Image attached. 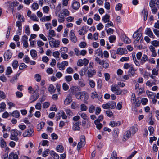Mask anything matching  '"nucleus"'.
<instances>
[{
  "mask_svg": "<svg viewBox=\"0 0 159 159\" xmlns=\"http://www.w3.org/2000/svg\"><path fill=\"white\" fill-rule=\"evenodd\" d=\"M79 142L81 143L83 145H85L86 143L85 138L84 135H82L80 137V141Z\"/></svg>",
  "mask_w": 159,
  "mask_h": 159,
  "instance_id": "44",
  "label": "nucleus"
},
{
  "mask_svg": "<svg viewBox=\"0 0 159 159\" xmlns=\"http://www.w3.org/2000/svg\"><path fill=\"white\" fill-rule=\"evenodd\" d=\"M159 68L156 67V68L153 69L152 71V74L154 75H157L158 74Z\"/></svg>",
  "mask_w": 159,
  "mask_h": 159,
  "instance_id": "32",
  "label": "nucleus"
},
{
  "mask_svg": "<svg viewBox=\"0 0 159 159\" xmlns=\"http://www.w3.org/2000/svg\"><path fill=\"white\" fill-rule=\"evenodd\" d=\"M152 44L153 46L157 47L159 46V41L154 40L152 41Z\"/></svg>",
  "mask_w": 159,
  "mask_h": 159,
  "instance_id": "54",
  "label": "nucleus"
},
{
  "mask_svg": "<svg viewBox=\"0 0 159 159\" xmlns=\"http://www.w3.org/2000/svg\"><path fill=\"white\" fill-rule=\"evenodd\" d=\"M50 155L52 156L54 159H59V156L53 151H51L50 152Z\"/></svg>",
  "mask_w": 159,
  "mask_h": 159,
  "instance_id": "29",
  "label": "nucleus"
},
{
  "mask_svg": "<svg viewBox=\"0 0 159 159\" xmlns=\"http://www.w3.org/2000/svg\"><path fill=\"white\" fill-rule=\"evenodd\" d=\"M95 60L98 63L101 65L103 64V60H101L98 57L95 58Z\"/></svg>",
  "mask_w": 159,
  "mask_h": 159,
  "instance_id": "57",
  "label": "nucleus"
},
{
  "mask_svg": "<svg viewBox=\"0 0 159 159\" xmlns=\"http://www.w3.org/2000/svg\"><path fill=\"white\" fill-rule=\"evenodd\" d=\"M51 18V16L50 15L49 16H46L43 17L40 19V20L42 22H44L46 21H50Z\"/></svg>",
  "mask_w": 159,
  "mask_h": 159,
  "instance_id": "23",
  "label": "nucleus"
},
{
  "mask_svg": "<svg viewBox=\"0 0 159 159\" xmlns=\"http://www.w3.org/2000/svg\"><path fill=\"white\" fill-rule=\"evenodd\" d=\"M145 33L150 38H153V34L150 28H147L145 31Z\"/></svg>",
  "mask_w": 159,
  "mask_h": 159,
  "instance_id": "20",
  "label": "nucleus"
},
{
  "mask_svg": "<svg viewBox=\"0 0 159 159\" xmlns=\"http://www.w3.org/2000/svg\"><path fill=\"white\" fill-rule=\"evenodd\" d=\"M119 157H117V154L116 152H113L110 158V159H118Z\"/></svg>",
  "mask_w": 159,
  "mask_h": 159,
  "instance_id": "39",
  "label": "nucleus"
},
{
  "mask_svg": "<svg viewBox=\"0 0 159 159\" xmlns=\"http://www.w3.org/2000/svg\"><path fill=\"white\" fill-rule=\"evenodd\" d=\"M18 131L17 130L13 129L11 131L10 139L11 140L17 141L18 140Z\"/></svg>",
  "mask_w": 159,
  "mask_h": 159,
  "instance_id": "3",
  "label": "nucleus"
},
{
  "mask_svg": "<svg viewBox=\"0 0 159 159\" xmlns=\"http://www.w3.org/2000/svg\"><path fill=\"white\" fill-rule=\"evenodd\" d=\"M63 147L61 145H58L56 147L57 151L59 152H62L63 151Z\"/></svg>",
  "mask_w": 159,
  "mask_h": 159,
  "instance_id": "43",
  "label": "nucleus"
},
{
  "mask_svg": "<svg viewBox=\"0 0 159 159\" xmlns=\"http://www.w3.org/2000/svg\"><path fill=\"white\" fill-rule=\"evenodd\" d=\"M32 7L34 10H36L38 8L39 6L38 3H34L33 4Z\"/></svg>",
  "mask_w": 159,
  "mask_h": 159,
  "instance_id": "60",
  "label": "nucleus"
},
{
  "mask_svg": "<svg viewBox=\"0 0 159 159\" xmlns=\"http://www.w3.org/2000/svg\"><path fill=\"white\" fill-rule=\"evenodd\" d=\"M157 80H154L153 82H151L150 81H148L146 83V85L147 86L149 87L152 86L153 85H155L156 84L157 82Z\"/></svg>",
  "mask_w": 159,
  "mask_h": 159,
  "instance_id": "31",
  "label": "nucleus"
},
{
  "mask_svg": "<svg viewBox=\"0 0 159 159\" xmlns=\"http://www.w3.org/2000/svg\"><path fill=\"white\" fill-rule=\"evenodd\" d=\"M146 93L148 96L149 98H153V97L155 98L156 96L155 93L150 92L148 90L147 91Z\"/></svg>",
  "mask_w": 159,
  "mask_h": 159,
  "instance_id": "27",
  "label": "nucleus"
},
{
  "mask_svg": "<svg viewBox=\"0 0 159 159\" xmlns=\"http://www.w3.org/2000/svg\"><path fill=\"white\" fill-rule=\"evenodd\" d=\"M107 103L109 105L110 109H114L116 107V102H115L111 101Z\"/></svg>",
  "mask_w": 159,
  "mask_h": 159,
  "instance_id": "21",
  "label": "nucleus"
},
{
  "mask_svg": "<svg viewBox=\"0 0 159 159\" xmlns=\"http://www.w3.org/2000/svg\"><path fill=\"white\" fill-rule=\"evenodd\" d=\"M109 39L110 42L112 43L116 40V37L115 35H111L109 37Z\"/></svg>",
  "mask_w": 159,
  "mask_h": 159,
  "instance_id": "49",
  "label": "nucleus"
},
{
  "mask_svg": "<svg viewBox=\"0 0 159 159\" xmlns=\"http://www.w3.org/2000/svg\"><path fill=\"white\" fill-rule=\"evenodd\" d=\"M12 72L11 68L10 67H7L6 70V75H10Z\"/></svg>",
  "mask_w": 159,
  "mask_h": 159,
  "instance_id": "51",
  "label": "nucleus"
},
{
  "mask_svg": "<svg viewBox=\"0 0 159 159\" xmlns=\"http://www.w3.org/2000/svg\"><path fill=\"white\" fill-rule=\"evenodd\" d=\"M98 97V94L96 92H93L91 94V97L93 99H94L97 98Z\"/></svg>",
  "mask_w": 159,
  "mask_h": 159,
  "instance_id": "61",
  "label": "nucleus"
},
{
  "mask_svg": "<svg viewBox=\"0 0 159 159\" xmlns=\"http://www.w3.org/2000/svg\"><path fill=\"white\" fill-rule=\"evenodd\" d=\"M80 109L82 111H86L87 109V107L84 104H82L80 105Z\"/></svg>",
  "mask_w": 159,
  "mask_h": 159,
  "instance_id": "52",
  "label": "nucleus"
},
{
  "mask_svg": "<svg viewBox=\"0 0 159 159\" xmlns=\"http://www.w3.org/2000/svg\"><path fill=\"white\" fill-rule=\"evenodd\" d=\"M120 124L121 123L120 121L116 122L114 121H111L109 124L110 125L113 127L117 126H119Z\"/></svg>",
  "mask_w": 159,
  "mask_h": 159,
  "instance_id": "25",
  "label": "nucleus"
},
{
  "mask_svg": "<svg viewBox=\"0 0 159 159\" xmlns=\"http://www.w3.org/2000/svg\"><path fill=\"white\" fill-rule=\"evenodd\" d=\"M48 90L50 92V93L52 94L55 93L56 91V89L53 85L51 84L49 85L48 88Z\"/></svg>",
  "mask_w": 159,
  "mask_h": 159,
  "instance_id": "26",
  "label": "nucleus"
},
{
  "mask_svg": "<svg viewBox=\"0 0 159 159\" xmlns=\"http://www.w3.org/2000/svg\"><path fill=\"white\" fill-rule=\"evenodd\" d=\"M68 65V62L67 61H64L61 63H58L57 67L61 70H63L65 69V66H67Z\"/></svg>",
  "mask_w": 159,
  "mask_h": 159,
  "instance_id": "8",
  "label": "nucleus"
},
{
  "mask_svg": "<svg viewBox=\"0 0 159 159\" xmlns=\"http://www.w3.org/2000/svg\"><path fill=\"white\" fill-rule=\"evenodd\" d=\"M48 35V39H49V37L50 38H52V37H55L56 36V34L54 31L52 30H50L49 31Z\"/></svg>",
  "mask_w": 159,
  "mask_h": 159,
  "instance_id": "28",
  "label": "nucleus"
},
{
  "mask_svg": "<svg viewBox=\"0 0 159 159\" xmlns=\"http://www.w3.org/2000/svg\"><path fill=\"white\" fill-rule=\"evenodd\" d=\"M73 125L72 127V129L75 131L79 130L80 129V127L79 126V123L78 121H75L73 122Z\"/></svg>",
  "mask_w": 159,
  "mask_h": 159,
  "instance_id": "15",
  "label": "nucleus"
},
{
  "mask_svg": "<svg viewBox=\"0 0 159 159\" xmlns=\"http://www.w3.org/2000/svg\"><path fill=\"white\" fill-rule=\"evenodd\" d=\"M79 95V98H77L78 99L86 100H87L89 97L88 93L86 92H80Z\"/></svg>",
  "mask_w": 159,
  "mask_h": 159,
  "instance_id": "6",
  "label": "nucleus"
},
{
  "mask_svg": "<svg viewBox=\"0 0 159 159\" xmlns=\"http://www.w3.org/2000/svg\"><path fill=\"white\" fill-rule=\"evenodd\" d=\"M71 6L73 9L77 10L80 7V4L78 1H74L72 3Z\"/></svg>",
  "mask_w": 159,
  "mask_h": 159,
  "instance_id": "13",
  "label": "nucleus"
},
{
  "mask_svg": "<svg viewBox=\"0 0 159 159\" xmlns=\"http://www.w3.org/2000/svg\"><path fill=\"white\" fill-rule=\"evenodd\" d=\"M27 39L28 37L26 35L23 36L22 38V40L23 42V46L25 48H27L28 47Z\"/></svg>",
  "mask_w": 159,
  "mask_h": 159,
  "instance_id": "17",
  "label": "nucleus"
},
{
  "mask_svg": "<svg viewBox=\"0 0 159 159\" xmlns=\"http://www.w3.org/2000/svg\"><path fill=\"white\" fill-rule=\"evenodd\" d=\"M110 16L107 14H106L102 18V20L105 23L107 22L109 20Z\"/></svg>",
  "mask_w": 159,
  "mask_h": 159,
  "instance_id": "33",
  "label": "nucleus"
},
{
  "mask_svg": "<svg viewBox=\"0 0 159 159\" xmlns=\"http://www.w3.org/2000/svg\"><path fill=\"white\" fill-rule=\"evenodd\" d=\"M72 102V96L70 94L68 95L64 101L65 105H67Z\"/></svg>",
  "mask_w": 159,
  "mask_h": 159,
  "instance_id": "14",
  "label": "nucleus"
},
{
  "mask_svg": "<svg viewBox=\"0 0 159 159\" xmlns=\"http://www.w3.org/2000/svg\"><path fill=\"white\" fill-rule=\"evenodd\" d=\"M124 42L127 44H129L131 42V40L127 37H125L124 39Z\"/></svg>",
  "mask_w": 159,
  "mask_h": 159,
  "instance_id": "63",
  "label": "nucleus"
},
{
  "mask_svg": "<svg viewBox=\"0 0 159 159\" xmlns=\"http://www.w3.org/2000/svg\"><path fill=\"white\" fill-rule=\"evenodd\" d=\"M61 14H63L66 16H69L70 14L69 11L66 9H63L61 11Z\"/></svg>",
  "mask_w": 159,
  "mask_h": 159,
  "instance_id": "34",
  "label": "nucleus"
},
{
  "mask_svg": "<svg viewBox=\"0 0 159 159\" xmlns=\"http://www.w3.org/2000/svg\"><path fill=\"white\" fill-rule=\"evenodd\" d=\"M148 60V56L146 55L145 54H143V56L141 58L140 60L139 63H140V65L141 64L142 65L146 61H147Z\"/></svg>",
  "mask_w": 159,
  "mask_h": 159,
  "instance_id": "18",
  "label": "nucleus"
},
{
  "mask_svg": "<svg viewBox=\"0 0 159 159\" xmlns=\"http://www.w3.org/2000/svg\"><path fill=\"white\" fill-rule=\"evenodd\" d=\"M142 13L143 14V15H144V20L145 21H146L147 20V18L148 14V11L146 10L145 9H143L142 11Z\"/></svg>",
  "mask_w": 159,
  "mask_h": 159,
  "instance_id": "47",
  "label": "nucleus"
},
{
  "mask_svg": "<svg viewBox=\"0 0 159 159\" xmlns=\"http://www.w3.org/2000/svg\"><path fill=\"white\" fill-rule=\"evenodd\" d=\"M110 52L111 57L114 59L116 58V51L114 50H110Z\"/></svg>",
  "mask_w": 159,
  "mask_h": 159,
  "instance_id": "41",
  "label": "nucleus"
},
{
  "mask_svg": "<svg viewBox=\"0 0 159 159\" xmlns=\"http://www.w3.org/2000/svg\"><path fill=\"white\" fill-rule=\"evenodd\" d=\"M131 133L130 130L126 131L124 134L122 140L124 142H125L131 137Z\"/></svg>",
  "mask_w": 159,
  "mask_h": 159,
  "instance_id": "11",
  "label": "nucleus"
},
{
  "mask_svg": "<svg viewBox=\"0 0 159 159\" xmlns=\"http://www.w3.org/2000/svg\"><path fill=\"white\" fill-rule=\"evenodd\" d=\"M50 8L48 6H45L43 7V12L47 13L49 11Z\"/></svg>",
  "mask_w": 159,
  "mask_h": 159,
  "instance_id": "50",
  "label": "nucleus"
},
{
  "mask_svg": "<svg viewBox=\"0 0 159 159\" xmlns=\"http://www.w3.org/2000/svg\"><path fill=\"white\" fill-rule=\"evenodd\" d=\"M95 124L96 125V127L98 129L100 130L102 127V124L98 122V120H95L94 122Z\"/></svg>",
  "mask_w": 159,
  "mask_h": 159,
  "instance_id": "30",
  "label": "nucleus"
},
{
  "mask_svg": "<svg viewBox=\"0 0 159 159\" xmlns=\"http://www.w3.org/2000/svg\"><path fill=\"white\" fill-rule=\"evenodd\" d=\"M0 145L1 147L2 148H4L6 146V142L4 139L2 138H1Z\"/></svg>",
  "mask_w": 159,
  "mask_h": 159,
  "instance_id": "40",
  "label": "nucleus"
},
{
  "mask_svg": "<svg viewBox=\"0 0 159 159\" xmlns=\"http://www.w3.org/2000/svg\"><path fill=\"white\" fill-rule=\"evenodd\" d=\"M127 53V50L124 48H117L116 52V54L119 55L125 54Z\"/></svg>",
  "mask_w": 159,
  "mask_h": 159,
  "instance_id": "9",
  "label": "nucleus"
},
{
  "mask_svg": "<svg viewBox=\"0 0 159 159\" xmlns=\"http://www.w3.org/2000/svg\"><path fill=\"white\" fill-rule=\"evenodd\" d=\"M64 79L67 83L70 82L72 80V76L70 75L66 76L65 77Z\"/></svg>",
  "mask_w": 159,
  "mask_h": 159,
  "instance_id": "45",
  "label": "nucleus"
},
{
  "mask_svg": "<svg viewBox=\"0 0 159 159\" xmlns=\"http://www.w3.org/2000/svg\"><path fill=\"white\" fill-rule=\"evenodd\" d=\"M149 6L152 13L156 14L157 11V9H159V0H151Z\"/></svg>",
  "mask_w": 159,
  "mask_h": 159,
  "instance_id": "1",
  "label": "nucleus"
},
{
  "mask_svg": "<svg viewBox=\"0 0 159 159\" xmlns=\"http://www.w3.org/2000/svg\"><path fill=\"white\" fill-rule=\"evenodd\" d=\"M79 87L77 86H73L70 88V91L72 94L75 95L77 98L80 92H78Z\"/></svg>",
  "mask_w": 159,
  "mask_h": 159,
  "instance_id": "4",
  "label": "nucleus"
},
{
  "mask_svg": "<svg viewBox=\"0 0 159 159\" xmlns=\"http://www.w3.org/2000/svg\"><path fill=\"white\" fill-rule=\"evenodd\" d=\"M12 65L14 68H16L18 66V61L16 60H15L13 62Z\"/></svg>",
  "mask_w": 159,
  "mask_h": 159,
  "instance_id": "56",
  "label": "nucleus"
},
{
  "mask_svg": "<svg viewBox=\"0 0 159 159\" xmlns=\"http://www.w3.org/2000/svg\"><path fill=\"white\" fill-rule=\"evenodd\" d=\"M9 8L10 9L12 12H13L14 10V7L13 2L11 1H8L5 3Z\"/></svg>",
  "mask_w": 159,
  "mask_h": 159,
  "instance_id": "22",
  "label": "nucleus"
},
{
  "mask_svg": "<svg viewBox=\"0 0 159 159\" xmlns=\"http://www.w3.org/2000/svg\"><path fill=\"white\" fill-rule=\"evenodd\" d=\"M31 19L34 21H37L38 20V19L35 15H32L30 17Z\"/></svg>",
  "mask_w": 159,
  "mask_h": 159,
  "instance_id": "55",
  "label": "nucleus"
},
{
  "mask_svg": "<svg viewBox=\"0 0 159 159\" xmlns=\"http://www.w3.org/2000/svg\"><path fill=\"white\" fill-rule=\"evenodd\" d=\"M96 73V71L95 69H88L87 71V77L88 78L92 77Z\"/></svg>",
  "mask_w": 159,
  "mask_h": 159,
  "instance_id": "10",
  "label": "nucleus"
},
{
  "mask_svg": "<svg viewBox=\"0 0 159 159\" xmlns=\"http://www.w3.org/2000/svg\"><path fill=\"white\" fill-rule=\"evenodd\" d=\"M34 135V131L31 128L26 130L23 134L24 137H31Z\"/></svg>",
  "mask_w": 159,
  "mask_h": 159,
  "instance_id": "5",
  "label": "nucleus"
},
{
  "mask_svg": "<svg viewBox=\"0 0 159 159\" xmlns=\"http://www.w3.org/2000/svg\"><path fill=\"white\" fill-rule=\"evenodd\" d=\"M59 114H60L61 117H62L63 119H66L67 118V116L65 115V112L63 111H61L59 112Z\"/></svg>",
  "mask_w": 159,
  "mask_h": 159,
  "instance_id": "42",
  "label": "nucleus"
},
{
  "mask_svg": "<svg viewBox=\"0 0 159 159\" xmlns=\"http://www.w3.org/2000/svg\"><path fill=\"white\" fill-rule=\"evenodd\" d=\"M8 159H18V155L13 152L11 153L9 155Z\"/></svg>",
  "mask_w": 159,
  "mask_h": 159,
  "instance_id": "24",
  "label": "nucleus"
},
{
  "mask_svg": "<svg viewBox=\"0 0 159 159\" xmlns=\"http://www.w3.org/2000/svg\"><path fill=\"white\" fill-rule=\"evenodd\" d=\"M49 44L52 48H58L60 45V41L59 40H57L53 38H49L48 39Z\"/></svg>",
  "mask_w": 159,
  "mask_h": 159,
  "instance_id": "2",
  "label": "nucleus"
},
{
  "mask_svg": "<svg viewBox=\"0 0 159 159\" xmlns=\"http://www.w3.org/2000/svg\"><path fill=\"white\" fill-rule=\"evenodd\" d=\"M89 62L88 60L86 58H84L83 60H79L77 63V65L80 66H82L84 65V66H87Z\"/></svg>",
  "mask_w": 159,
  "mask_h": 159,
  "instance_id": "7",
  "label": "nucleus"
},
{
  "mask_svg": "<svg viewBox=\"0 0 159 159\" xmlns=\"http://www.w3.org/2000/svg\"><path fill=\"white\" fill-rule=\"evenodd\" d=\"M130 130L132 131V134H134L137 131V129L134 126H132L130 128Z\"/></svg>",
  "mask_w": 159,
  "mask_h": 159,
  "instance_id": "62",
  "label": "nucleus"
},
{
  "mask_svg": "<svg viewBox=\"0 0 159 159\" xmlns=\"http://www.w3.org/2000/svg\"><path fill=\"white\" fill-rule=\"evenodd\" d=\"M16 25L18 27L19 29H22V23L20 21H17L16 23Z\"/></svg>",
  "mask_w": 159,
  "mask_h": 159,
  "instance_id": "59",
  "label": "nucleus"
},
{
  "mask_svg": "<svg viewBox=\"0 0 159 159\" xmlns=\"http://www.w3.org/2000/svg\"><path fill=\"white\" fill-rule=\"evenodd\" d=\"M12 115L16 118H18L20 116V113L18 111L16 110L12 113Z\"/></svg>",
  "mask_w": 159,
  "mask_h": 159,
  "instance_id": "37",
  "label": "nucleus"
},
{
  "mask_svg": "<svg viewBox=\"0 0 159 159\" xmlns=\"http://www.w3.org/2000/svg\"><path fill=\"white\" fill-rule=\"evenodd\" d=\"M30 54L32 57L34 58L36 57L37 56L36 51L34 50H32L30 51Z\"/></svg>",
  "mask_w": 159,
  "mask_h": 159,
  "instance_id": "46",
  "label": "nucleus"
},
{
  "mask_svg": "<svg viewBox=\"0 0 159 159\" xmlns=\"http://www.w3.org/2000/svg\"><path fill=\"white\" fill-rule=\"evenodd\" d=\"M133 59L135 65L138 66H140V63L139 62L136 60L135 55H133Z\"/></svg>",
  "mask_w": 159,
  "mask_h": 159,
  "instance_id": "48",
  "label": "nucleus"
},
{
  "mask_svg": "<svg viewBox=\"0 0 159 159\" xmlns=\"http://www.w3.org/2000/svg\"><path fill=\"white\" fill-rule=\"evenodd\" d=\"M70 37L71 40L73 42L75 43L77 41L76 37L75 35L74 32L71 30L70 33Z\"/></svg>",
  "mask_w": 159,
  "mask_h": 159,
  "instance_id": "16",
  "label": "nucleus"
},
{
  "mask_svg": "<svg viewBox=\"0 0 159 159\" xmlns=\"http://www.w3.org/2000/svg\"><path fill=\"white\" fill-rule=\"evenodd\" d=\"M35 78L36 80L38 82H39L41 80V76L39 74H36L35 75Z\"/></svg>",
  "mask_w": 159,
  "mask_h": 159,
  "instance_id": "58",
  "label": "nucleus"
},
{
  "mask_svg": "<svg viewBox=\"0 0 159 159\" xmlns=\"http://www.w3.org/2000/svg\"><path fill=\"white\" fill-rule=\"evenodd\" d=\"M12 56V54L9 50L7 51L4 54V56L5 60L8 61L10 59Z\"/></svg>",
  "mask_w": 159,
  "mask_h": 159,
  "instance_id": "12",
  "label": "nucleus"
},
{
  "mask_svg": "<svg viewBox=\"0 0 159 159\" xmlns=\"http://www.w3.org/2000/svg\"><path fill=\"white\" fill-rule=\"evenodd\" d=\"M27 67V66L24 63H21L20 64L19 68L20 70H22Z\"/></svg>",
  "mask_w": 159,
  "mask_h": 159,
  "instance_id": "64",
  "label": "nucleus"
},
{
  "mask_svg": "<svg viewBox=\"0 0 159 159\" xmlns=\"http://www.w3.org/2000/svg\"><path fill=\"white\" fill-rule=\"evenodd\" d=\"M129 68V69L128 71V72L129 73V75H131V76H134V75L135 74V73L134 72L133 67L131 66Z\"/></svg>",
  "mask_w": 159,
  "mask_h": 159,
  "instance_id": "36",
  "label": "nucleus"
},
{
  "mask_svg": "<svg viewBox=\"0 0 159 159\" xmlns=\"http://www.w3.org/2000/svg\"><path fill=\"white\" fill-rule=\"evenodd\" d=\"M95 54H97L99 56L102 57L103 56V53L102 52V50L100 48L97 49L95 51Z\"/></svg>",
  "mask_w": 159,
  "mask_h": 159,
  "instance_id": "38",
  "label": "nucleus"
},
{
  "mask_svg": "<svg viewBox=\"0 0 159 159\" xmlns=\"http://www.w3.org/2000/svg\"><path fill=\"white\" fill-rule=\"evenodd\" d=\"M87 32V30L86 26H83L82 27L81 29L79 30V33L81 35H83Z\"/></svg>",
  "mask_w": 159,
  "mask_h": 159,
  "instance_id": "19",
  "label": "nucleus"
},
{
  "mask_svg": "<svg viewBox=\"0 0 159 159\" xmlns=\"http://www.w3.org/2000/svg\"><path fill=\"white\" fill-rule=\"evenodd\" d=\"M62 88L64 90L67 91L69 89V86L66 83H64L62 84Z\"/></svg>",
  "mask_w": 159,
  "mask_h": 159,
  "instance_id": "53",
  "label": "nucleus"
},
{
  "mask_svg": "<svg viewBox=\"0 0 159 159\" xmlns=\"http://www.w3.org/2000/svg\"><path fill=\"white\" fill-rule=\"evenodd\" d=\"M45 123L44 122H42L39 124H38L37 125V129L38 131H40L43 128L44 126Z\"/></svg>",
  "mask_w": 159,
  "mask_h": 159,
  "instance_id": "35",
  "label": "nucleus"
}]
</instances>
